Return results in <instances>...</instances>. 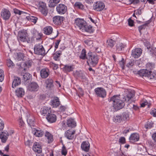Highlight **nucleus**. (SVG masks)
<instances>
[{"label":"nucleus","mask_w":156,"mask_h":156,"mask_svg":"<svg viewBox=\"0 0 156 156\" xmlns=\"http://www.w3.org/2000/svg\"><path fill=\"white\" fill-rule=\"evenodd\" d=\"M154 123L152 121H148L144 125V127L147 129H150L153 127Z\"/></svg>","instance_id":"09e8293b"},{"label":"nucleus","mask_w":156,"mask_h":156,"mask_svg":"<svg viewBox=\"0 0 156 156\" xmlns=\"http://www.w3.org/2000/svg\"><path fill=\"white\" fill-rule=\"evenodd\" d=\"M142 51L140 48H135L132 50L131 55L135 58H137L141 55Z\"/></svg>","instance_id":"dca6fc26"},{"label":"nucleus","mask_w":156,"mask_h":156,"mask_svg":"<svg viewBox=\"0 0 156 156\" xmlns=\"http://www.w3.org/2000/svg\"><path fill=\"white\" fill-rule=\"evenodd\" d=\"M151 22V18L146 22V23L143 25L139 26L138 28L140 33H141V30L145 29L146 27Z\"/></svg>","instance_id":"72a5a7b5"},{"label":"nucleus","mask_w":156,"mask_h":156,"mask_svg":"<svg viewBox=\"0 0 156 156\" xmlns=\"http://www.w3.org/2000/svg\"><path fill=\"white\" fill-rule=\"evenodd\" d=\"M128 24L130 27H133L134 26V21L131 18L129 19L128 20Z\"/></svg>","instance_id":"680f3d73"},{"label":"nucleus","mask_w":156,"mask_h":156,"mask_svg":"<svg viewBox=\"0 0 156 156\" xmlns=\"http://www.w3.org/2000/svg\"><path fill=\"white\" fill-rule=\"evenodd\" d=\"M34 53L36 55L44 56L47 54L45 53L44 49L41 44H36L34 47Z\"/></svg>","instance_id":"423d86ee"},{"label":"nucleus","mask_w":156,"mask_h":156,"mask_svg":"<svg viewBox=\"0 0 156 156\" xmlns=\"http://www.w3.org/2000/svg\"><path fill=\"white\" fill-rule=\"evenodd\" d=\"M64 19V17L58 16H55L52 18L53 23L57 26L60 25Z\"/></svg>","instance_id":"4468645a"},{"label":"nucleus","mask_w":156,"mask_h":156,"mask_svg":"<svg viewBox=\"0 0 156 156\" xmlns=\"http://www.w3.org/2000/svg\"><path fill=\"white\" fill-rule=\"evenodd\" d=\"M33 34L34 37L36 38V39L37 40L41 39L42 36V34L38 32L37 30L35 29L33 30Z\"/></svg>","instance_id":"e433bc0d"},{"label":"nucleus","mask_w":156,"mask_h":156,"mask_svg":"<svg viewBox=\"0 0 156 156\" xmlns=\"http://www.w3.org/2000/svg\"><path fill=\"white\" fill-rule=\"evenodd\" d=\"M149 52L151 55H156V48L151 47V50H149Z\"/></svg>","instance_id":"13d9d810"},{"label":"nucleus","mask_w":156,"mask_h":156,"mask_svg":"<svg viewBox=\"0 0 156 156\" xmlns=\"http://www.w3.org/2000/svg\"><path fill=\"white\" fill-rule=\"evenodd\" d=\"M67 153V151L66 149V147L65 145L63 144V146L62 148V150L61 151V154L62 155L66 156Z\"/></svg>","instance_id":"4d7b16f0"},{"label":"nucleus","mask_w":156,"mask_h":156,"mask_svg":"<svg viewBox=\"0 0 156 156\" xmlns=\"http://www.w3.org/2000/svg\"><path fill=\"white\" fill-rule=\"evenodd\" d=\"M53 82V80L51 78H49L46 80L45 83L46 84V88L51 90L54 86Z\"/></svg>","instance_id":"b1692460"},{"label":"nucleus","mask_w":156,"mask_h":156,"mask_svg":"<svg viewBox=\"0 0 156 156\" xmlns=\"http://www.w3.org/2000/svg\"><path fill=\"white\" fill-rule=\"evenodd\" d=\"M109 156H127L126 154H125L122 152H119V154L118 152H115L113 151H111L109 153Z\"/></svg>","instance_id":"4c0bfd02"},{"label":"nucleus","mask_w":156,"mask_h":156,"mask_svg":"<svg viewBox=\"0 0 156 156\" xmlns=\"http://www.w3.org/2000/svg\"><path fill=\"white\" fill-rule=\"evenodd\" d=\"M32 142L30 140H27L25 142V144L27 146L29 147H30L32 145Z\"/></svg>","instance_id":"774afa93"},{"label":"nucleus","mask_w":156,"mask_h":156,"mask_svg":"<svg viewBox=\"0 0 156 156\" xmlns=\"http://www.w3.org/2000/svg\"><path fill=\"white\" fill-rule=\"evenodd\" d=\"M144 45L147 48V49L151 50V44L150 42L148 41H146L144 42Z\"/></svg>","instance_id":"69168bd1"},{"label":"nucleus","mask_w":156,"mask_h":156,"mask_svg":"<svg viewBox=\"0 0 156 156\" xmlns=\"http://www.w3.org/2000/svg\"><path fill=\"white\" fill-rule=\"evenodd\" d=\"M46 118L48 121L50 123L55 122L57 120V117L56 115L51 112L47 115Z\"/></svg>","instance_id":"4be33fe9"},{"label":"nucleus","mask_w":156,"mask_h":156,"mask_svg":"<svg viewBox=\"0 0 156 156\" xmlns=\"http://www.w3.org/2000/svg\"><path fill=\"white\" fill-rule=\"evenodd\" d=\"M45 136L48 140V143H51L53 141V136L48 131H46Z\"/></svg>","instance_id":"c9c22d12"},{"label":"nucleus","mask_w":156,"mask_h":156,"mask_svg":"<svg viewBox=\"0 0 156 156\" xmlns=\"http://www.w3.org/2000/svg\"><path fill=\"white\" fill-rule=\"evenodd\" d=\"M32 149L35 152L38 153H40L42 151V146L38 142H35L34 143Z\"/></svg>","instance_id":"aec40b11"},{"label":"nucleus","mask_w":156,"mask_h":156,"mask_svg":"<svg viewBox=\"0 0 156 156\" xmlns=\"http://www.w3.org/2000/svg\"><path fill=\"white\" fill-rule=\"evenodd\" d=\"M86 22L83 19L80 18L76 19L75 20V23L80 29L83 30L86 25Z\"/></svg>","instance_id":"9b49d317"},{"label":"nucleus","mask_w":156,"mask_h":156,"mask_svg":"<svg viewBox=\"0 0 156 156\" xmlns=\"http://www.w3.org/2000/svg\"><path fill=\"white\" fill-rule=\"evenodd\" d=\"M44 33L46 35H50L51 34L53 31V28L52 27L50 26L45 27L43 29Z\"/></svg>","instance_id":"473e14b6"},{"label":"nucleus","mask_w":156,"mask_h":156,"mask_svg":"<svg viewBox=\"0 0 156 156\" xmlns=\"http://www.w3.org/2000/svg\"><path fill=\"white\" fill-rule=\"evenodd\" d=\"M14 12L16 14H19L20 15L23 12V11H20L16 9H13Z\"/></svg>","instance_id":"338daca9"},{"label":"nucleus","mask_w":156,"mask_h":156,"mask_svg":"<svg viewBox=\"0 0 156 156\" xmlns=\"http://www.w3.org/2000/svg\"><path fill=\"white\" fill-rule=\"evenodd\" d=\"M1 14L2 17L5 20H8L10 17L11 14L10 11L5 9H2L1 11Z\"/></svg>","instance_id":"ddd939ff"},{"label":"nucleus","mask_w":156,"mask_h":156,"mask_svg":"<svg viewBox=\"0 0 156 156\" xmlns=\"http://www.w3.org/2000/svg\"><path fill=\"white\" fill-rule=\"evenodd\" d=\"M32 132L36 136L38 137H42L44 134V131L39 128H32Z\"/></svg>","instance_id":"f8f14e48"},{"label":"nucleus","mask_w":156,"mask_h":156,"mask_svg":"<svg viewBox=\"0 0 156 156\" xmlns=\"http://www.w3.org/2000/svg\"><path fill=\"white\" fill-rule=\"evenodd\" d=\"M120 95H115L112 97L108 101H112V106L111 107V111L113 112L117 111L122 109L125 105L124 100L121 99Z\"/></svg>","instance_id":"f257e3e1"},{"label":"nucleus","mask_w":156,"mask_h":156,"mask_svg":"<svg viewBox=\"0 0 156 156\" xmlns=\"http://www.w3.org/2000/svg\"><path fill=\"white\" fill-rule=\"evenodd\" d=\"M85 26V27H84L83 30L90 34L94 32V30L93 29L92 26L90 25H88L87 24V23L86 25Z\"/></svg>","instance_id":"2f4dec72"},{"label":"nucleus","mask_w":156,"mask_h":156,"mask_svg":"<svg viewBox=\"0 0 156 156\" xmlns=\"http://www.w3.org/2000/svg\"><path fill=\"white\" fill-rule=\"evenodd\" d=\"M126 62V60H125L124 58H122L121 61L119 62V64L122 67V69H124L125 67V64Z\"/></svg>","instance_id":"5fc2aeb1"},{"label":"nucleus","mask_w":156,"mask_h":156,"mask_svg":"<svg viewBox=\"0 0 156 156\" xmlns=\"http://www.w3.org/2000/svg\"><path fill=\"white\" fill-rule=\"evenodd\" d=\"M74 66L72 65L71 66H69L68 65H64V67L62 68V69L65 73H69L71 71H72L74 69Z\"/></svg>","instance_id":"c85d7f7f"},{"label":"nucleus","mask_w":156,"mask_h":156,"mask_svg":"<svg viewBox=\"0 0 156 156\" xmlns=\"http://www.w3.org/2000/svg\"><path fill=\"white\" fill-rule=\"evenodd\" d=\"M41 112L42 114L47 116L51 112V110L50 107L47 106H44L41 109Z\"/></svg>","instance_id":"393cba45"},{"label":"nucleus","mask_w":156,"mask_h":156,"mask_svg":"<svg viewBox=\"0 0 156 156\" xmlns=\"http://www.w3.org/2000/svg\"><path fill=\"white\" fill-rule=\"evenodd\" d=\"M147 69H142L137 71V74L142 77H147L150 79H156V72L152 73L149 70V69H151L153 68V65L151 63H148L146 65Z\"/></svg>","instance_id":"f03ea898"},{"label":"nucleus","mask_w":156,"mask_h":156,"mask_svg":"<svg viewBox=\"0 0 156 156\" xmlns=\"http://www.w3.org/2000/svg\"><path fill=\"white\" fill-rule=\"evenodd\" d=\"M81 147L83 150L88 152L89 150L90 144L88 141H83L81 144Z\"/></svg>","instance_id":"a878e982"},{"label":"nucleus","mask_w":156,"mask_h":156,"mask_svg":"<svg viewBox=\"0 0 156 156\" xmlns=\"http://www.w3.org/2000/svg\"><path fill=\"white\" fill-rule=\"evenodd\" d=\"M126 141L125 138L124 137H121L119 139V142L121 144H125Z\"/></svg>","instance_id":"e2e57ef3"},{"label":"nucleus","mask_w":156,"mask_h":156,"mask_svg":"<svg viewBox=\"0 0 156 156\" xmlns=\"http://www.w3.org/2000/svg\"><path fill=\"white\" fill-rule=\"evenodd\" d=\"M39 86L37 83L32 82L28 86V89L30 91H35L38 89Z\"/></svg>","instance_id":"5701e85b"},{"label":"nucleus","mask_w":156,"mask_h":156,"mask_svg":"<svg viewBox=\"0 0 156 156\" xmlns=\"http://www.w3.org/2000/svg\"><path fill=\"white\" fill-rule=\"evenodd\" d=\"M21 83L20 78L17 76H14V79L13 81L12 87L14 88L19 85Z\"/></svg>","instance_id":"c756f323"},{"label":"nucleus","mask_w":156,"mask_h":156,"mask_svg":"<svg viewBox=\"0 0 156 156\" xmlns=\"http://www.w3.org/2000/svg\"><path fill=\"white\" fill-rule=\"evenodd\" d=\"M135 62L134 60H130L126 64V66L128 68H130L134 65Z\"/></svg>","instance_id":"6e6d98bb"},{"label":"nucleus","mask_w":156,"mask_h":156,"mask_svg":"<svg viewBox=\"0 0 156 156\" xmlns=\"http://www.w3.org/2000/svg\"><path fill=\"white\" fill-rule=\"evenodd\" d=\"M31 75L29 73H26L23 75V79L24 82L31 80Z\"/></svg>","instance_id":"a18cd8bd"},{"label":"nucleus","mask_w":156,"mask_h":156,"mask_svg":"<svg viewBox=\"0 0 156 156\" xmlns=\"http://www.w3.org/2000/svg\"><path fill=\"white\" fill-rule=\"evenodd\" d=\"M134 96V93L132 90H129L126 94L125 95L123 96L122 97L125 101L128 102Z\"/></svg>","instance_id":"2eb2a0df"},{"label":"nucleus","mask_w":156,"mask_h":156,"mask_svg":"<svg viewBox=\"0 0 156 156\" xmlns=\"http://www.w3.org/2000/svg\"><path fill=\"white\" fill-rule=\"evenodd\" d=\"M74 6V7L82 10H83L84 9V5L80 2H76L75 3Z\"/></svg>","instance_id":"79ce46f5"},{"label":"nucleus","mask_w":156,"mask_h":156,"mask_svg":"<svg viewBox=\"0 0 156 156\" xmlns=\"http://www.w3.org/2000/svg\"><path fill=\"white\" fill-rule=\"evenodd\" d=\"M67 7L64 4H60L56 8L58 13L60 14H64L67 11Z\"/></svg>","instance_id":"9d476101"},{"label":"nucleus","mask_w":156,"mask_h":156,"mask_svg":"<svg viewBox=\"0 0 156 156\" xmlns=\"http://www.w3.org/2000/svg\"><path fill=\"white\" fill-rule=\"evenodd\" d=\"M60 104L59 98L57 97H54L50 102V105L53 108H57Z\"/></svg>","instance_id":"f3484780"},{"label":"nucleus","mask_w":156,"mask_h":156,"mask_svg":"<svg viewBox=\"0 0 156 156\" xmlns=\"http://www.w3.org/2000/svg\"><path fill=\"white\" fill-rule=\"evenodd\" d=\"M4 122L0 119V139L3 143H5L6 142L8 139V136L9 135L7 131L3 132L2 131L4 127Z\"/></svg>","instance_id":"39448f33"},{"label":"nucleus","mask_w":156,"mask_h":156,"mask_svg":"<svg viewBox=\"0 0 156 156\" xmlns=\"http://www.w3.org/2000/svg\"><path fill=\"white\" fill-rule=\"evenodd\" d=\"M27 19L35 24L37 21L38 19L37 17L32 16H27L26 17Z\"/></svg>","instance_id":"ea45409f"},{"label":"nucleus","mask_w":156,"mask_h":156,"mask_svg":"<svg viewBox=\"0 0 156 156\" xmlns=\"http://www.w3.org/2000/svg\"><path fill=\"white\" fill-rule=\"evenodd\" d=\"M60 1V0H50L49 6L50 7H55Z\"/></svg>","instance_id":"a19ab883"},{"label":"nucleus","mask_w":156,"mask_h":156,"mask_svg":"<svg viewBox=\"0 0 156 156\" xmlns=\"http://www.w3.org/2000/svg\"><path fill=\"white\" fill-rule=\"evenodd\" d=\"M38 9L40 11L44 16H47L48 13V10L45 3L40 2L38 3Z\"/></svg>","instance_id":"0eeeda50"},{"label":"nucleus","mask_w":156,"mask_h":156,"mask_svg":"<svg viewBox=\"0 0 156 156\" xmlns=\"http://www.w3.org/2000/svg\"><path fill=\"white\" fill-rule=\"evenodd\" d=\"M140 139V136L138 134L134 133L132 134L129 138L131 142H133L138 141Z\"/></svg>","instance_id":"bb28decb"},{"label":"nucleus","mask_w":156,"mask_h":156,"mask_svg":"<svg viewBox=\"0 0 156 156\" xmlns=\"http://www.w3.org/2000/svg\"><path fill=\"white\" fill-rule=\"evenodd\" d=\"M129 1L130 2L129 4L136 5L139 3L140 2V0H129Z\"/></svg>","instance_id":"052dcab7"},{"label":"nucleus","mask_w":156,"mask_h":156,"mask_svg":"<svg viewBox=\"0 0 156 156\" xmlns=\"http://www.w3.org/2000/svg\"><path fill=\"white\" fill-rule=\"evenodd\" d=\"M113 119V121L116 123H120L123 121L121 115L114 116Z\"/></svg>","instance_id":"49530a36"},{"label":"nucleus","mask_w":156,"mask_h":156,"mask_svg":"<svg viewBox=\"0 0 156 156\" xmlns=\"http://www.w3.org/2000/svg\"><path fill=\"white\" fill-rule=\"evenodd\" d=\"M123 121H126L129 119V114L128 112H124L121 115Z\"/></svg>","instance_id":"58836bf2"},{"label":"nucleus","mask_w":156,"mask_h":156,"mask_svg":"<svg viewBox=\"0 0 156 156\" xmlns=\"http://www.w3.org/2000/svg\"><path fill=\"white\" fill-rule=\"evenodd\" d=\"M62 51L59 50L56 51L53 54L54 59L55 60H58V59L59 57L61 54Z\"/></svg>","instance_id":"8fccbe9b"},{"label":"nucleus","mask_w":156,"mask_h":156,"mask_svg":"<svg viewBox=\"0 0 156 156\" xmlns=\"http://www.w3.org/2000/svg\"><path fill=\"white\" fill-rule=\"evenodd\" d=\"M16 59L18 61L23 60L24 57V53L20 52L16 53Z\"/></svg>","instance_id":"37998d69"},{"label":"nucleus","mask_w":156,"mask_h":156,"mask_svg":"<svg viewBox=\"0 0 156 156\" xmlns=\"http://www.w3.org/2000/svg\"><path fill=\"white\" fill-rule=\"evenodd\" d=\"M33 62L31 60H28L27 61L25 62H23V66H24L26 68H30L31 67L32 65Z\"/></svg>","instance_id":"3c124183"},{"label":"nucleus","mask_w":156,"mask_h":156,"mask_svg":"<svg viewBox=\"0 0 156 156\" xmlns=\"http://www.w3.org/2000/svg\"><path fill=\"white\" fill-rule=\"evenodd\" d=\"M87 59L88 65L94 67L98 64L99 59V56L96 53L89 51L87 53Z\"/></svg>","instance_id":"7ed1b4c3"},{"label":"nucleus","mask_w":156,"mask_h":156,"mask_svg":"<svg viewBox=\"0 0 156 156\" xmlns=\"http://www.w3.org/2000/svg\"><path fill=\"white\" fill-rule=\"evenodd\" d=\"M34 118V117H29L27 119L28 124L31 127L32 129V127H34L35 125V122Z\"/></svg>","instance_id":"f704fd0d"},{"label":"nucleus","mask_w":156,"mask_h":156,"mask_svg":"<svg viewBox=\"0 0 156 156\" xmlns=\"http://www.w3.org/2000/svg\"><path fill=\"white\" fill-rule=\"evenodd\" d=\"M16 95L18 97H22L25 94V92L23 89L22 88H19L16 90Z\"/></svg>","instance_id":"7c9ffc66"},{"label":"nucleus","mask_w":156,"mask_h":156,"mask_svg":"<svg viewBox=\"0 0 156 156\" xmlns=\"http://www.w3.org/2000/svg\"><path fill=\"white\" fill-rule=\"evenodd\" d=\"M86 50L85 49H83L81 52L80 55L79 56L80 59L85 60L87 58Z\"/></svg>","instance_id":"de8ad7c7"},{"label":"nucleus","mask_w":156,"mask_h":156,"mask_svg":"<svg viewBox=\"0 0 156 156\" xmlns=\"http://www.w3.org/2000/svg\"><path fill=\"white\" fill-rule=\"evenodd\" d=\"M117 51L120 52L123 51L126 47V44L124 43L119 42L117 43L115 46Z\"/></svg>","instance_id":"412c9836"},{"label":"nucleus","mask_w":156,"mask_h":156,"mask_svg":"<svg viewBox=\"0 0 156 156\" xmlns=\"http://www.w3.org/2000/svg\"><path fill=\"white\" fill-rule=\"evenodd\" d=\"M4 75L3 71L0 69V82H2L4 79Z\"/></svg>","instance_id":"bf43d9fd"},{"label":"nucleus","mask_w":156,"mask_h":156,"mask_svg":"<svg viewBox=\"0 0 156 156\" xmlns=\"http://www.w3.org/2000/svg\"><path fill=\"white\" fill-rule=\"evenodd\" d=\"M104 3L101 1H97L93 5V9L97 11H101L105 7Z\"/></svg>","instance_id":"1a4fd4ad"},{"label":"nucleus","mask_w":156,"mask_h":156,"mask_svg":"<svg viewBox=\"0 0 156 156\" xmlns=\"http://www.w3.org/2000/svg\"><path fill=\"white\" fill-rule=\"evenodd\" d=\"M61 41V40L60 39H58L56 40V41L55 42V49L54 50V51H55L56 50V49L58 48V45L59 44V43Z\"/></svg>","instance_id":"0e129e2a"},{"label":"nucleus","mask_w":156,"mask_h":156,"mask_svg":"<svg viewBox=\"0 0 156 156\" xmlns=\"http://www.w3.org/2000/svg\"><path fill=\"white\" fill-rule=\"evenodd\" d=\"M6 65L9 68H13L15 66L14 64L10 59H9L6 61Z\"/></svg>","instance_id":"603ef678"},{"label":"nucleus","mask_w":156,"mask_h":156,"mask_svg":"<svg viewBox=\"0 0 156 156\" xmlns=\"http://www.w3.org/2000/svg\"><path fill=\"white\" fill-rule=\"evenodd\" d=\"M66 123L68 127L71 128H75L76 125V122L75 121L74 119L72 118H70L67 120Z\"/></svg>","instance_id":"cd10ccee"},{"label":"nucleus","mask_w":156,"mask_h":156,"mask_svg":"<svg viewBox=\"0 0 156 156\" xmlns=\"http://www.w3.org/2000/svg\"><path fill=\"white\" fill-rule=\"evenodd\" d=\"M138 151H140V154H144L146 152V149L143 146L141 147H138Z\"/></svg>","instance_id":"864d4df0"},{"label":"nucleus","mask_w":156,"mask_h":156,"mask_svg":"<svg viewBox=\"0 0 156 156\" xmlns=\"http://www.w3.org/2000/svg\"><path fill=\"white\" fill-rule=\"evenodd\" d=\"M94 91L98 97L104 98L106 97L107 95L106 91L102 87H97L95 89Z\"/></svg>","instance_id":"6e6552de"},{"label":"nucleus","mask_w":156,"mask_h":156,"mask_svg":"<svg viewBox=\"0 0 156 156\" xmlns=\"http://www.w3.org/2000/svg\"><path fill=\"white\" fill-rule=\"evenodd\" d=\"M18 37H19L18 39L22 42H27L28 43L30 42L27 30L22 29L20 30L18 32Z\"/></svg>","instance_id":"20e7f679"},{"label":"nucleus","mask_w":156,"mask_h":156,"mask_svg":"<svg viewBox=\"0 0 156 156\" xmlns=\"http://www.w3.org/2000/svg\"><path fill=\"white\" fill-rule=\"evenodd\" d=\"M115 41L112 39H109L107 41V46L108 48H112L115 44Z\"/></svg>","instance_id":"c03bdc74"},{"label":"nucleus","mask_w":156,"mask_h":156,"mask_svg":"<svg viewBox=\"0 0 156 156\" xmlns=\"http://www.w3.org/2000/svg\"><path fill=\"white\" fill-rule=\"evenodd\" d=\"M50 72L48 68H44L41 69L40 72V76L42 79H45L49 75Z\"/></svg>","instance_id":"a211bd4d"},{"label":"nucleus","mask_w":156,"mask_h":156,"mask_svg":"<svg viewBox=\"0 0 156 156\" xmlns=\"http://www.w3.org/2000/svg\"><path fill=\"white\" fill-rule=\"evenodd\" d=\"M75 132V130L72 131L70 129H68L65 132V136L68 140H73L74 138V135Z\"/></svg>","instance_id":"6ab92c4d"}]
</instances>
